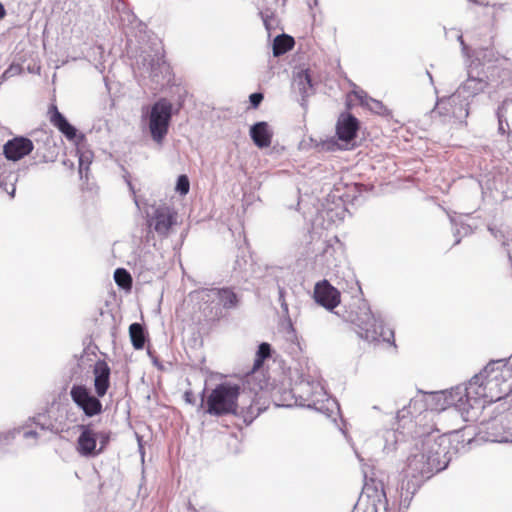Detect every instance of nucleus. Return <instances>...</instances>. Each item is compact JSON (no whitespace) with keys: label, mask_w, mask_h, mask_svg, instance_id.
Wrapping results in <instances>:
<instances>
[{"label":"nucleus","mask_w":512,"mask_h":512,"mask_svg":"<svg viewBox=\"0 0 512 512\" xmlns=\"http://www.w3.org/2000/svg\"><path fill=\"white\" fill-rule=\"evenodd\" d=\"M297 86L303 98L309 95L313 85L308 71H304L298 75Z\"/></svg>","instance_id":"nucleus-24"},{"label":"nucleus","mask_w":512,"mask_h":512,"mask_svg":"<svg viewBox=\"0 0 512 512\" xmlns=\"http://www.w3.org/2000/svg\"><path fill=\"white\" fill-rule=\"evenodd\" d=\"M172 103L166 98L155 102L149 113V130L152 139L161 144L168 133L172 117Z\"/></svg>","instance_id":"nucleus-5"},{"label":"nucleus","mask_w":512,"mask_h":512,"mask_svg":"<svg viewBox=\"0 0 512 512\" xmlns=\"http://www.w3.org/2000/svg\"><path fill=\"white\" fill-rule=\"evenodd\" d=\"M21 71V67L19 65H11L2 75V78L7 79L8 77L19 73Z\"/></svg>","instance_id":"nucleus-29"},{"label":"nucleus","mask_w":512,"mask_h":512,"mask_svg":"<svg viewBox=\"0 0 512 512\" xmlns=\"http://www.w3.org/2000/svg\"><path fill=\"white\" fill-rule=\"evenodd\" d=\"M490 402H496L512 391V367L508 365H487L482 371Z\"/></svg>","instance_id":"nucleus-4"},{"label":"nucleus","mask_w":512,"mask_h":512,"mask_svg":"<svg viewBox=\"0 0 512 512\" xmlns=\"http://www.w3.org/2000/svg\"><path fill=\"white\" fill-rule=\"evenodd\" d=\"M294 45L295 41L292 36L287 34L279 35L273 41V54L274 56H281L292 50Z\"/></svg>","instance_id":"nucleus-19"},{"label":"nucleus","mask_w":512,"mask_h":512,"mask_svg":"<svg viewBox=\"0 0 512 512\" xmlns=\"http://www.w3.org/2000/svg\"><path fill=\"white\" fill-rule=\"evenodd\" d=\"M439 448L435 441H426L421 451L407 458L399 488L402 497L411 498L425 480L443 469Z\"/></svg>","instance_id":"nucleus-1"},{"label":"nucleus","mask_w":512,"mask_h":512,"mask_svg":"<svg viewBox=\"0 0 512 512\" xmlns=\"http://www.w3.org/2000/svg\"><path fill=\"white\" fill-rule=\"evenodd\" d=\"M33 149V142L29 138L17 136L4 144L3 154L8 160L18 161L29 155Z\"/></svg>","instance_id":"nucleus-10"},{"label":"nucleus","mask_w":512,"mask_h":512,"mask_svg":"<svg viewBox=\"0 0 512 512\" xmlns=\"http://www.w3.org/2000/svg\"><path fill=\"white\" fill-rule=\"evenodd\" d=\"M79 153V174L81 178H88L90 165L93 161V152L90 150H78Z\"/></svg>","instance_id":"nucleus-22"},{"label":"nucleus","mask_w":512,"mask_h":512,"mask_svg":"<svg viewBox=\"0 0 512 512\" xmlns=\"http://www.w3.org/2000/svg\"><path fill=\"white\" fill-rule=\"evenodd\" d=\"M114 280L120 288L126 291H130L132 289V277L126 269H116L114 272Z\"/></svg>","instance_id":"nucleus-23"},{"label":"nucleus","mask_w":512,"mask_h":512,"mask_svg":"<svg viewBox=\"0 0 512 512\" xmlns=\"http://www.w3.org/2000/svg\"><path fill=\"white\" fill-rule=\"evenodd\" d=\"M359 130L358 119L350 113H343L339 116L336 125V134L338 138L345 142L352 141Z\"/></svg>","instance_id":"nucleus-14"},{"label":"nucleus","mask_w":512,"mask_h":512,"mask_svg":"<svg viewBox=\"0 0 512 512\" xmlns=\"http://www.w3.org/2000/svg\"><path fill=\"white\" fill-rule=\"evenodd\" d=\"M250 136L257 147L266 148L271 145L273 134L266 122H258L250 128Z\"/></svg>","instance_id":"nucleus-18"},{"label":"nucleus","mask_w":512,"mask_h":512,"mask_svg":"<svg viewBox=\"0 0 512 512\" xmlns=\"http://www.w3.org/2000/svg\"><path fill=\"white\" fill-rule=\"evenodd\" d=\"M271 357V345L267 342H263L259 345L255 355L254 363L251 371L247 375V383L251 386V389L263 390L268 386V378L263 375V378L259 381L258 385H254L253 381L256 378V373L262 368L264 361Z\"/></svg>","instance_id":"nucleus-9"},{"label":"nucleus","mask_w":512,"mask_h":512,"mask_svg":"<svg viewBox=\"0 0 512 512\" xmlns=\"http://www.w3.org/2000/svg\"><path fill=\"white\" fill-rule=\"evenodd\" d=\"M239 396L237 384H218L206 398L205 412L212 416L237 415Z\"/></svg>","instance_id":"nucleus-3"},{"label":"nucleus","mask_w":512,"mask_h":512,"mask_svg":"<svg viewBox=\"0 0 512 512\" xmlns=\"http://www.w3.org/2000/svg\"><path fill=\"white\" fill-rule=\"evenodd\" d=\"M49 121L56 127L68 140L76 137L77 130L72 126L62 113L59 112L56 105H51L48 109Z\"/></svg>","instance_id":"nucleus-16"},{"label":"nucleus","mask_w":512,"mask_h":512,"mask_svg":"<svg viewBox=\"0 0 512 512\" xmlns=\"http://www.w3.org/2000/svg\"><path fill=\"white\" fill-rule=\"evenodd\" d=\"M97 440L100 442V446L98 449V455L103 453L106 446L108 445L110 441V432L109 431H101L97 433Z\"/></svg>","instance_id":"nucleus-27"},{"label":"nucleus","mask_w":512,"mask_h":512,"mask_svg":"<svg viewBox=\"0 0 512 512\" xmlns=\"http://www.w3.org/2000/svg\"><path fill=\"white\" fill-rule=\"evenodd\" d=\"M217 288H203L192 292L190 295L193 297L199 306V309L209 310L208 315H217V312H213L217 308Z\"/></svg>","instance_id":"nucleus-15"},{"label":"nucleus","mask_w":512,"mask_h":512,"mask_svg":"<svg viewBox=\"0 0 512 512\" xmlns=\"http://www.w3.org/2000/svg\"><path fill=\"white\" fill-rule=\"evenodd\" d=\"M267 408L266 400L262 395L255 393L251 403L247 407H242L237 415L241 417L246 425L251 424Z\"/></svg>","instance_id":"nucleus-17"},{"label":"nucleus","mask_w":512,"mask_h":512,"mask_svg":"<svg viewBox=\"0 0 512 512\" xmlns=\"http://www.w3.org/2000/svg\"><path fill=\"white\" fill-rule=\"evenodd\" d=\"M45 150H47V153H41L40 152V149L37 150V156L43 161V162H54L56 157H57V153L55 151V145H48V144H45L44 146Z\"/></svg>","instance_id":"nucleus-25"},{"label":"nucleus","mask_w":512,"mask_h":512,"mask_svg":"<svg viewBox=\"0 0 512 512\" xmlns=\"http://www.w3.org/2000/svg\"><path fill=\"white\" fill-rule=\"evenodd\" d=\"M15 191H16L15 186H14V185H12V187H11V191L9 192V194H10V196H11V197H14Z\"/></svg>","instance_id":"nucleus-31"},{"label":"nucleus","mask_w":512,"mask_h":512,"mask_svg":"<svg viewBox=\"0 0 512 512\" xmlns=\"http://www.w3.org/2000/svg\"><path fill=\"white\" fill-rule=\"evenodd\" d=\"M314 298L317 303L332 310L340 303V292L327 280H322L315 285Z\"/></svg>","instance_id":"nucleus-12"},{"label":"nucleus","mask_w":512,"mask_h":512,"mask_svg":"<svg viewBox=\"0 0 512 512\" xmlns=\"http://www.w3.org/2000/svg\"><path fill=\"white\" fill-rule=\"evenodd\" d=\"M79 429L81 432L76 442L77 452L84 457L97 456V432L92 429L91 424L81 425Z\"/></svg>","instance_id":"nucleus-11"},{"label":"nucleus","mask_w":512,"mask_h":512,"mask_svg":"<svg viewBox=\"0 0 512 512\" xmlns=\"http://www.w3.org/2000/svg\"><path fill=\"white\" fill-rule=\"evenodd\" d=\"M217 308L223 306L224 308H232L237 303L236 294L228 288L217 289Z\"/></svg>","instance_id":"nucleus-21"},{"label":"nucleus","mask_w":512,"mask_h":512,"mask_svg":"<svg viewBox=\"0 0 512 512\" xmlns=\"http://www.w3.org/2000/svg\"><path fill=\"white\" fill-rule=\"evenodd\" d=\"M176 222L177 212L170 206L161 205L155 209L150 225L159 235L167 236Z\"/></svg>","instance_id":"nucleus-8"},{"label":"nucleus","mask_w":512,"mask_h":512,"mask_svg":"<svg viewBox=\"0 0 512 512\" xmlns=\"http://www.w3.org/2000/svg\"><path fill=\"white\" fill-rule=\"evenodd\" d=\"M250 103L252 105L253 108H257L259 106V104L262 102L263 100V94L262 93H253L250 95Z\"/></svg>","instance_id":"nucleus-28"},{"label":"nucleus","mask_w":512,"mask_h":512,"mask_svg":"<svg viewBox=\"0 0 512 512\" xmlns=\"http://www.w3.org/2000/svg\"><path fill=\"white\" fill-rule=\"evenodd\" d=\"M190 183L186 175H180L177 180L176 190L181 195H186L189 192Z\"/></svg>","instance_id":"nucleus-26"},{"label":"nucleus","mask_w":512,"mask_h":512,"mask_svg":"<svg viewBox=\"0 0 512 512\" xmlns=\"http://www.w3.org/2000/svg\"><path fill=\"white\" fill-rule=\"evenodd\" d=\"M346 320L355 325L357 334L368 342H376L381 338L390 342L393 332L385 328L383 322L376 318L365 302L358 303L351 309Z\"/></svg>","instance_id":"nucleus-2"},{"label":"nucleus","mask_w":512,"mask_h":512,"mask_svg":"<svg viewBox=\"0 0 512 512\" xmlns=\"http://www.w3.org/2000/svg\"><path fill=\"white\" fill-rule=\"evenodd\" d=\"M37 432L35 431H27L24 433V437L25 438H28V437H33V438H36L37 437Z\"/></svg>","instance_id":"nucleus-30"},{"label":"nucleus","mask_w":512,"mask_h":512,"mask_svg":"<svg viewBox=\"0 0 512 512\" xmlns=\"http://www.w3.org/2000/svg\"><path fill=\"white\" fill-rule=\"evenodd\" d=\"M94 389L98 397H104L110 388L111 369L105 360H98L93 367Z\"/></svg>","instance_id":"nucleus-13"},{"label":"nucleus","mask_w":512,"mask_h":512,"mask_svg":"<svg viewBox=\"0 0 512 512\" xmlns=\"http://www.w3.org/2000/svg\"><path fill=\"white\" fill-rule=\"evenodd\" d=\"M484 379V376L480 372L468 382L464 393L466 402L464 403L461 397L458 403H456V407L459 410L468 412L469 408H474L477 404H481V407H484V404L491 403L489 401L490 394L488 393Z\"/></svg>","instance_id":"nucleus-6"},{"label":"nucleus","mask_w":512,"mask_h":512,"mask_svg":"<svg viewBox=\"0 0 512 512\" xmlns=\"http://www.w3.org/2000/svg\"><path fill=\"white\" fill-rule=\"evenodd\" d=\"M70 396L73 402L88 417L96 416L103 410L102 403L99 400L100 397L93 396L85 385H73L70 390Z\"/></svg>","instance_id":"nucleus-7"},{"label":"nucleus","mask_w":512,"mask_h":512,"mask_svg":"<svg viewBox=\"0 0 512 512\" xmlns=\"http://www.w3.org/2000/svg\"><path fill=\"white\" fill-rule=\"evenodd\" d=\"M129 335L132 345L135 349L140 350L144 348L146 336L144 328L139 323H133L129 327Z\"/></svg>","instance_id":"nucleus-20"}]
</instances>
